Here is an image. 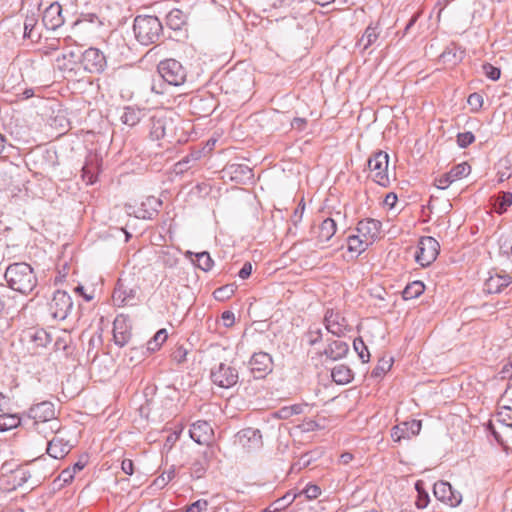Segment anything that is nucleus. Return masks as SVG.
<instances>
[{
    "label": "nucleus",
    "mask_w": 512,
    "mask_h": 512,
    "mask_svg": "<svg viewBox=\"0 0 512 512\" xmlns=\"http://www.w3.org/2000/svg\"><path fill=\"white\" fill-rule=\"evenodd\" d=\"M187 351L183 348H178L173 352V359L177 363H182L186 360Z\"/></svg>",
    "instance_id": "052dcab7"
},
{
    "label": "nucleus",
    "mask_w": 512,
    "mask_h": 512,
    "mask_svg": "<svg viewBox=\"0 0 512 512\" xmlns=\"http://www.w3.org/2000/svg\"><path fill=\"white\" fill-rule=\"evenodd\" d=\"M471 167L467 162L455 165L452 169L435 180L438 189H446L448 186L470 174Z\"/></svg>",
    "instance_id": "ddd939ff"
},
{
    "label": "nucleus",
    "mask_w": 512,
    "mask_h": 512,
    "mask_svg": "<svg viewBox=\"0 0 512 512\" xmlns=\"http://www.w3.org/2000/svg\"><path fill=\"white\" fill-rule=\"evenodd\" d=\"M208 502L204 499H199L185 508V512H202L207 510Z\"/></svg>",
    "instance_id": "864d4df0"
},
{
    "label": "nucleus",
    "mask_w": 512,
    "mask_h": 512,
    "mask_svg": "<svg viewBox=\"0 0 512 512\" xmlns=\"http://www.w3.org/2000/svg\"><path fill=\"white\" fill-rule=\"evenodd\" d=\"M415 489L418 493L417 500L415 502L416 507L419 509L426 508L429 504L430 499H429V495H428L427 491L424 488L423 481L418 480L415 483Z\"/></svg>",
    "instance_id": "7c9ffc66"
},
{
    "label": "nucleus",
    "mask_w": 512,
    "mask_h": 512,
    "mask_svg": "<svg viewBox=\"0 0 512 512\" xmlns=\"http://www.w3.org/2000/svg\"><path fill=\"white\" fill-rule=\"evenodd\" d=\"M131 337L130 326L123 316H118L113 323V338L115 344L123 347L128 343Z\"/></svg>",
    "instance_id": "6ab92c4d"
},
{
    "label": "nucleus",
    "mask_w": 512,
    "mask_h": 512,
    "mask_svg": "<svg viewBox=\"0 0 512 512\" xmlns=\"http://www.w3.org/2000/svg\"><path fill=\"white\" fill-rule=\"evenodd\" d=\"M167 24L173 30H180L187 21L186 14L180 9H172L167 14Z\"/></svg>",
    "instance_id": "bb28decb"
},
{
    "label": "nucleus",
    "mask_w": 512,
    "mask_h": 512,
    "mask_svg": "<svg viewBox=\"0 0 512 512\" xmlns=\"http://www.w3.org/2000/svg\"><path fill=\"white\" fill-rule=\"evenodd\" d=\"M230 169H232L231 173L240 174L244 179H250L253 177L252 170L246 165H232Z\"/></svg>",
    "instance_id": "603ef678"
},
{
    "label": "nucleus",
    "mask_w": 512,
    "mask_h": 512,
    "mask_svg": "<svg viewBox=\"0 0 512 512\" xmlns=\"http://www.w3.org/2000/svg\"><path fill=\"white\" fill-rule=\"evenodd\" d=\"M511 205H512V193L511 192H501L496 199L494 207H495V211L498 214H502Z\"/></svg>",
    "instance_id": "473e14b6"
},
{
    "label": "nucleus",
    "mask_w": 512,
    "mask_h": 512,
    "mask_svg": "<svg viewBox=\"0 0 512 512\" xmlns=\"http://www.w3.org/2000/svg\"><path fill=\"white\" fill-rule=\"evenodd\" d=\"M212 428L206 421H197L190 427V437L198 444H208L212 436Z\"/></svg>",
    "instance_id": "a211bd4d"
},
{
    "label": "nucleus",
    "mask_w": 512,
    "mask_h": 512,
    "mask_svg": "<svg viewBox=\"0 0 512 512\" xmlns=\"http://www.w3.org/2000/svg\"><path fill=\"white\" fill-rule=\"evenodd\" d=\"M74 475L75 473L70 469V468H67V469H64L59 478L64 482V483H68L70 481H72V479L74 478Z\"/></svg>",
    "instance_id": "e2e57ef3"
},
{
    "label": "nucleus",
    "mask_w": 512,
    "mask_h": 512,
    "mask_svg": "<svg viewBox=\"0 0 512 512\" xmlns=\"http://www.w3.org/2000/svg\"><path fill=\"white\" fill-rule=\"evenodd\" d=\"M467 102L473 110L478 111L483 105V97L479 93H472L468 96Z\"/></svg>",
    "instance_id": "5fc2aeb1"
},
{
    "label": "nucleus",
    "mask_w": 512,
    "mask_h": 512,
    "mask_svg": "<svg viewBox=\"0 0 512 512\" xmlns=\"http://www.w3.org/2000/svg\"><path fill=\"white\" fill-rule=\"evenodd\" d=\"M324 324L328 332L338 337L345 334L348 326L345 318L333 309H327L324 315Z\"/></svg>",
    "instance_id": "4468645a"
},
{
    "label": "nucleus",
    "mask_w": 512,
    "mask_h": 512,
    "mask_svg": "<svg viewBox=\"0 0 512 512\" xmlns=\"http://www.w3.org/2000/svg\"><path fill=\"white\" fill-rule=\"evenodd\" d=\"M511 168V162L507 158H503L498 163V182H504L505 180H508L512 173L510 171Z\"/></svg>",
    "instance_id": "4c0bfd02"
},
{
    "label": "nucleus",
    "mask_w": 512,
    "mask_h": 512,
    "mask_svg": "<svg viewBox=\"0 0 512 512\" xmlns=\"http://www.w3.org/2000/svg\"><path fill=\"white\" fill-rule=\"evenodd\" d=\"M393 360L382 358L377 366L372 370V376L373 377H381L383 376L387 371H389L392 367Z\"/></svg>",
    "instance_id": "49530a36"
},
{
    "label": "nucleus",
    "mask_w": 512,
    "mask_h": 512,
    "mask_svg": "<svg viewBox=\"0 0 512 512\" xmlns=\"http://www.w3.org/2000/svg\"><path fill=\"white\" fill-rule=\"evenodd\" d=\"M304 207L305 205L304 204H299L298 207L295 209L294 211V214L292 216V221L296 224L298 221H301L302 219V214H303V211H304Z\"/></svg>",
    "instance_id": "69168bd1"
},
{
    "label": "nucleus",
    "mask_w": 512,
    "mask_h": 512,
    "mask_svg": "<svg viewBox=\"0 0 512 512\" xmlns=\"http://www.w3.org/2000/svg\"><path fill=\"white\" fill-rule=\"evenodd\" d=\"M81 63L85 71L101 74L107 67V59L104 53L94 47L86 49L81 55Z\"/></svg>",
    "instance_id": "1a4fd4ad"
},
{
    "label": "nucleus",
    "mask_w": 512,
    "mask_h": 512,
    "mask_svg": "<svg viewBox=\"0 0 512 512\" xmlns=\"http://www.w3.org/2000/svg\"><path fill=\"white\" fill-rule=\"evenodd\" d=\"M42 23L49 30H56L63 25L62 6L58 2L51 3L44 10Z\"/></svg>",
    "instance_id": "2eb2a0df"
},
{
    "label": "nucleus",
    "mask_w": 512,
    "mask_h": 512,
    "mask_svg": "<svg viewBox=\"0 0 512 512\" xmlns=\"http://www.w3.org/2000/svg\"><path fill=\"white\" fill-rule=\"evenodd\" d=\"M206 472V467L201 461H195L191 467V475L197 479L201 478Z\"/></svg>",
    "instance_id": "4d7b16f0"
},
{
    "label": "nucleus",
    "mask_w": 512,
    "mask_h": 512,
    "mask_svg": "<svg viewBox=\"0 0 512 512\" xmlns=\"http://www.w3.org/2000/svg\"><path fill=\"white\" fill-rule=\"evenodd\" d=\"M425 290V286L421 281H413L409 283L403 290L402 296L405 300H411L419 297Z\"/></svg>",
    "instance_id": "c85d7f7f"
},
{
    "label": "nucleus",
    "mask_w": 512,
    "mask_h": 512,
    "mask_svg": "<svg viewBox=\"0 0 512 512\" xmlns=\"http://www.w3.org/2000/svg\"><path fill=\"white\" fill-rule=\"evenodd\" d=\"M167 331L166 329H160L157 331V333L154 335L153 339H151L148 342V350H156L158 349L167 339Z\"/></svg>",
    "instance_id": "c03bdc74"
},
{
    "label": "nucleus",
    "mask_w": 512,
    "mask_h": 512,
    "mask_svg": "<svg viewBox=\"0 0 512 512\" xmlns=\"http://www.w3.org/2000/svg\"><path fill=\"white\" fill-rule=\"evenodd\" d=\"M475 141V136L472 132H462L457 135V144L461 148H466Z\"/></svg>",
    "instance_id": "8fccbe9b"
},
{
    "label": "nucleus",
    "mask_w": 512,
    "mask_h": 512,
    "mask_svg": "<svg viewBox=\"0 0 512 512\" xmlns=\"http://www.w3.org/2000/svg\"><path fill=\"white\" fill-rule=\"evenodd\" d=\"M138 288L126 284L125 279H119L113 291L112 299L115 305L133 306L137 302Z\"/></svg>",
    "instance_id": "9d476101"
},
{
    "label": "nucleus",
    "mask_w": 512,
    "mask_h": 512,
    "mask_svg": "<svg viewBox=\"0 0 512 512\" xmlns=\"http://www.w3.org/2000/svg\"><path fill=\"white\" fill-rule=\"evenodd\" d=\"M31 473L25 467H19L12 472V478L17 486H23L30 479Z\"/></svg>",
    "instance_id": "58836bf2"
},
{
    "label": "nucleus",
    "mask_w": 512,
    "mask_h": 512,
    "mask_svg": "<svg viewBox=\"0 0 512 512\" xmlns=\"http://www.w3.org/2000/svg\"><path fill=\"white\" fill-rule=\"evenodd\" d=\"M159 76L167 84L180 86L185 83L187 71L184 66L175 59H165L158 64Z\"/></svg>",
    "instance_id": "20e7f679"
},
{
    "label": "nucleus",
    "mask_w": 512,
    "mask_h": 512,
    "mask_svg": "<svg viewBox=\"0 0 512 512\" xmlns=\"http://www.w3.org/2000/svg\"><path fill=\"white\" fill-rule=\"evenodd\" d=\"M20 424V418L16 415H0V430L6 431L17 427Z\"/></svg>",
    "instance_id": "79ce46f5"
},
{
    "label": "nucleus",
    "mask_w": 512,
    "mask_h": 512,
    "mask_svg": "<svg viewBox=\"0 0 512 512\" xmlns=\"http://www.w3.org/2000/svg\"><path fill=\"white\" fill-rule=\"evenodd\" d=\"M144 116L143 110L127 106L123 109L120 120L123 124L133 127L137 125Z\"/></svg>",
    "instance_id": "393cba45"
},
{
    "label": "nucleus",
    "mask_w": 512,
    "mask_h": 512,
    "mask_svg": "<svg viewBox=\"0 0 512 512\" xmlns=\"http://www.w3.org/2000/svg\"><path fill=\"white\" fill-rule=\"evenodd\" d=\"M38 17L35 13L27 15L24 21V37L29 39L39 38L40 34H34V29L37 25Z\"/></svg>",
    "instance_id": "72a5a7b5"
},
{
    "label": "nucleus",
    "mask_w": 512,
    "mask_h": 512,
    "mask_svg": "<svg viewBox=\"0 0 512 512\" xmlns=\"http://www.w3.org/2000/svg\"><path fill=\"white\" fill-rule=\"evenodd\" d=\"M252 273V264L250 262H245L242 268L240 269L238 276L241 279H247Z\"/></svg>",
    "instance_id": "13d9d810"
},
{
    "label": "nucleus",
    "mask_w": 512,
    "mask_h": 512,
    "mask_svg": "<svg viewBox=\"0 0 512 512\" xmlns=\"http://www.w3.org/2000/svg\"><path fill=\"white\" fill-rule=\"evenodd\" d=\"M28 417L33 420V425H48L50 431H59L60 421L55 416L54 404L49 401L40 402L32 406L28 411Z\"/></svg>",
    "instance_id": "7ed1b4c3"
},
{
    "label": "nucleus",
    "mask_w": 512,
    "mask_h": 512,
    "mask_svg": "<svg viewBox=\"0 0 512 512\" xmlns=\"http://www.w3.org/2000/svg\"><path fill=\"white\" fill-rule=\"evenodd\" d=\"M73 309L71 296L62 290H57L49 303V313L56 320H65Z\"/></svg>",
    "instance_id": "6e6552de"
},
{
    "label": "nucleus",
    "mask_w": 512,
    "mask_h": 512,
    "mask_svg": "<svg viewBox=\"0 0 512 512\" xmlns=\"http://www.w3.org/2000/svg\"><path fill=\"white\" fill-rule=\"evenodd\" d=\"M34 427L39 433L43 434L45 437H47L49 434H54V433L58 432V431H50L49 426L43 425V423L35 424Z\"/></svg>",
    "instance_id": "0e129e2a"
},
{
    "label": "nucleus",
    "mask_w": 512,
    "mask_h": 512,
    "mask_svg": "<svg viewBox=\"0 0 512 512\" xmlns=\"http://www.w3.org/2000/svg\"><path fill=\"white\" fill-rule=\"evenodd\" d=\"M512 282V278L508 274H498L491 275L485 281V291L492 293H500L505 287H507Z\"/></svg>",
    "instance_id": "4be33fe9"
},
{
    "label": "nucleus",
    "mask_w": 512,
    "mask_h": 512,
    "mask_svg": "<svg viewBox=\"0 0 512 512\" xmlns=\"http://www.w3.org/2000/svg\"><path fill=\"white\" fill-rule=\"evenodd\" d=\"M235 292L234 285H225L216 289L213 293L214 298L219 301L229 299Z\"/></svg>",
    "instance_id": "de8ad7c7"
},
{
    "label": "nucleus",
    "mask_w": 512,
    "mask_h": 512,
    "mask_svg": "<svg viewBox=\"0 0 512 512\" xmlns=\"http://www.w3.org/2000/svg\"><path fill=\"white\" fill-rule=\"evenodd\" d=\"M82 179L86 184H94L97 179V167L91 163H86L82 168Z\"/></svg>",
    "instance_id": "a19ab883"
},
{
    "label": "nucleus",
    "mask_w": 512,
    "mask_h": 512,
    "mask_svg": "<svg viewBox=\"0 0 512 512\" xmlns=\"http://www.w3.org/2000/svg\"><path fill=\"white\" fill-rule=\"evenodd\" d=\"M337 225L334 219L326 218L322 221L318 229V241L320 243L328 242L336 233Z\"/></svg>",
    "instance_id": "b1692460"
},
{
    "label": "nucleus",
    "mask_w": 512,
    "mask_h": 512,
    "mask_svg": "<svg viewBox=\"0 0 512 512\" xmlns=\"http://www.w3.org/2000/svg\"><path fill=\"white\" fill-rule=\"evenodd\" d=\"M389 163V156L386 152L378 151L374 153L368 160L369 170L373 173V180L386 187L390 183V179L387 173Z\"/></svg>",
    "instance_id": "0eeeda50"
},
{
    "label": "nucleus",
    "mask_w": 512,
    "mask_h": 512,
    "mask_svg": "<svg viewBox=\"0 0 512 512\" xmlns=\"http://www.w3.org/2000/svg\"><path fill=\"white\" fill-rule=\"evenodd\" d=\"M434 496L450 507H457L462 502V495L445 481H438L433 487Z\"/></svg>",
    "instance_id": "9b49d317"
},
{
    "label": "nucleus",
    "mask_w": 512,
    "mask_h": 512,
    "mask_svg": "<svg viewBox=\"0 0 512 512\" xmlns=\"http://www.w3.org/2000/svg\"><path fill=\"white\" fill-rule=\"evenodd\" d=\"M4 277L11 289L22 294L32 292L37 285L33 268L25 262L10 264L6 268Z\"/></svg>",
    "instance_id": "f257e3e1"
},
{
    "label": "nucleus",
    "mask_w": 512,
    "mask_h": 512,
    "mask_svg": "<svg viewBox=\"0 0 512 512\" xmlns=\"http://www.w3.org/2000/svg\"><path fill=\"white\" fill-rule=\"evenodd\" d=\"M331 376L337 384H347L353 379V374L348 366L343 364L335 366L331 371Z\"/></svg>",
    "instance_id": "a878e982"
},
{
    "label": "nucleus",
    "mask_w": 512,
    "mask_h": 512,
    "mask_svg": "<svg viewBox=\"0 0 512 512\" xmlns=\"http://www.w3.org/2000/svg\"><path fill=\"white\" fill-rule=\"evenodd\" d=\"M72 446L64 438L54 436L47 444V453L54 459L64 458L71 450Z\"/></svg>",
    "instance_id": "aec40b11"
},
{
    "label": "nucleus",
    "mask_w": 512,
    "mask_h": 512,
    "mask_svg": "<svg viewBox=\"0 0 512 512\" xmlns=\"http://www.w3.org/2000/svg\"><path fill=\"white\" fill-rule=\"evenodd\" d=\"M24 337L33 349L44 348L51 342V336L44 329H29L24 333Z\"/></svg>",
    "instance_id": "412c9836"
},
{
    "label": "nucleus",
    "mask_w": 512,
    "mask_h": 512,
    "mask_svg": "<svg viewBox=\"0 0 512 512\" xmlns=\"http://www.w3.org/2000/svg\"><path fill=\"white\" fill-rule=\"evenodd\" d=\"M303 405L294 404L290 406H284L276 412V416L280 419H288L293 415H298L303 412Z\"/></svg>",
    "instance_id": "e433bc0d"
},
{
    "label": "nucleus",
    "mask_w": 512,
    "mask_h": 512,
    "mask_svg": "<svg viewBox=\"0 0 512 512\" xmlns=\"http://www.w3.org/2000/svg\"><path fill=\"white\" fill-rule=\"evenodd\" d=\"M379 37V31H378V26H372V25H369L362 38H361V43H363V46L365 49H367L369 46H371L372 44H374L377 39Z\"/></svg>",
    "instance_id": "f704fd0d"
},
{
    "label": "nucleus",
    "mask_w": 512,
    "mask_h": 512,
    "mask_svg": "<svg viewBox=\"0 0 512 512\" xmlns=\"http://www.w3.org/2000/svg\"><path fill=\"white\" fill-rule=\"evenodd\" d=\"M151 135L155 139L166 136V121L163 118H152Z\"/></svg>",
    "instance_id": "c9c22d12"
},
{
    "label": "nucleus",
    "mask_w": 512,
    "mask_h": 512,
    "mask_svg": "<svg viewBox=\"0 0 512 512\" xmlns=\"http://www.w3.org/2000/svg\"><path fill=\"white\" fill-rule=\"evenodd\" d=\"M417 19H418V15H417V14H415V15H413V16L411 17V19L408 21V23H407V24H406V26H405V29H404V33H403V35H405V34H407V33H408V31H409V30L414 26V24L416 23Z\"/></svg>",
    "instance_id": "774afa93"
},
{
    "label": "nucleus",
    "mask_w": 512,
    "mask_h": 512,
    "mask_svg": "<svg viewBox=\"0 0 512 512\" xmlns=\"http://www.w3.org/2000/svg\"><path fill=\"white\" fill-rule=\"evenodd\" d=\"M353 347L363 363H366L369 361V358H370L369 351L367 349V346L365 345V343L363 342V340L361 338H356L354 340Z\"/></svg>",
    "instance_id": "37998d69"
},
{
    "label": "nucleus",
    "mask_w": 512,
    "mask_h": 512,
    "mask_svg": "<svg viewBox=\"0 0 512 512\" xmlns=\"http://www.w3.org/2000/svg\"><path fill=\"white\" fill-rule=\"evenodd\" d=\"M482 69L485 76L492 81H497L501 76L500 69L498 67L493 66L490 63L483 64Z\"/></svg>",
    "instance_id": "09e8293b"
},
{
    "label": "nucleus",
    "mask_w": 512,
    "mask_h": 512,
    "mask_svg": "<svg viewBox=\"0 0 512 512\" xmlns=\"http://www.w3.org/2000/svg\"><path fill=\"white\" fill-rule=\"evenodd\" d=\"M210 378L216 386L229 389L237 384L239 374L235 367L221 362L211 368Z\"/></svg>",
    "instance_id": "39448f33"
},
{
    "label": "nucleus",
    "mask_w": 512,
    "mask_h": 512,
    "mask_svg": "<svg viewBox=\"0 0 512 512\" xmlns=\"http://www.w3.org/2000/svg\"><path fill=\"white\" fill-rule=\"evenodd\" d=\"M380 229L381 222L372 218L361 220L357 225L358 234L371 244L378 237Z\"/></svg>",
    "instance_id": "f3484780"
},
{
    "label": "nucleus",
    "mask_w": 512,
    "mask_h": 512,
    "mask_svg": "<svg viewBox=\"0 0 512 512\" xmlns=\"http://www.w3.org/2000/svg\"><path fill=\"white\" fill-rule=\"evenodd\" d=\"M322 330L320 328H310L305 338L309 345H315L322 340Z\"/></svg>",
    "instance_id": "3c124183"
},
{
    "label": "nucleus",
    "mask_w": 512,
    "mask_h": 512,
    "mask_svg": "<svg viewBox=\"0 0 512 512\" xmlns=\"http://www.w3.org/2000/svg\"><path fill=\"white\" fill-rule=\"evenodd\" d=\"M422 427L420 420H412L397 425L391 430V437L393 441L399 442L402 439H409L412 436L418 435Z\"/></svg>",
    "instance_id": "dca6fc26"
},
{
    "label": "nucleus",
    "mask_w": 512,
    "mask_h": 512,
    "mask_svg": "<svg viewBox=\"0 0 512 512\" xmlns=\"http://www.w3.org/2000/svg\"><path fill=\"white\" fill-rule=\"evenodd\" d=\"M349 351V346L346 342L340 340H333L328 343L327 347L322 352L327 359L332 361L340 360L346 356Z\"/></svg>",
    "instance_id": "5701e85b"
},
{
    "label": "nucleus",
    "mask_w": 512,
    "mask_h": 512,
    "mask_svg": "<svg viewBox=\"0 0 512 512\" xmlns=\"http://www.w3.org/2000/svg\"><path fill=\"white\" fill-rule=\"evenodd\" d=\"M462 54V52H460ZM440 58L444 63L456 64L461 60V55H458L457 50L454 47H447L440 55Z\"/></svg>",
    "instance_id": "a18cd8bd"
},
{
    "label": "nucleus",
    "mask_w": 512,
    "mask_h": 512,
    "mask_svg": "<svg viewBox=\"0 0 512 512\" xmlns=\"http://www.w3.org/2000/svg\"><path fill=\"white\" fill-rule=\"evenodd\" d=\"M200 158V152H193L187 156H185L182 160L176 163V169L178 172H184L185 170L189 169L191 167L190 164L195 163Z\"/></svg>",
    "instance_id": "ea45409f"
},
{
    "label": "nucleus",
    "mask_w": 512,
    "mask_h": 512,
    "mask_svg": "<svg viewBox=\"0 0 512 512\" xmlns=\"http://www.w3.org/2000/svg\"><path fill=\"white\" fill-rule=\"evenodd\" d=\"M221 317L226 327L232 326L235 322L234 313L231 311H224Z\"/></svg>",
    "instance_id": "bf43d9fd"
},
{
    "label": "nucleus",
    "mask_w": 512,
    "mask_h": 512,
    "mask_svg": "<svg viewBox=\"0 0 512 512\" xmlns=\"http://www.w3.org/2000/svg\"><path fill=\"white\" fill-rule=\"evenodd\" d=\"M133 31L137 41L147 46L160 38L162 24L156 16L139 15L134 19Z\"/></svg>",
    "instance_id": "f03ea898"
},
{
    "label": "nucleus",
    "mask_w": 512,
    "mask_h": 512,
    "mask_svg": "<svg viewBox=\"0 0 512 512\" xmlns=\"http://www.w3.org/2000/svg\"><path fill=\"white\" fill-rule=\"evenodd\" d=\"M240 441L247 439L248 442H251L254 447H259L262 444V436L258 429L255 428H247L242 430L239 433Z\"/></svg>",
    "instance_id": "c756f323"
},
{
    "label": "nucleus",
    "mask_w": 512,
    "mask_h": 512,
    "mask_svg": "<svg viewBox=\"0 0 512 512\" xmlns=\"http://www.w3.org/2000/svg\"><path fill=\"white\" fill-rule=\"evenodd\" d=\"M347 244L348 250L350 252L356 253L357 255L364 252L371 245V243L365 241V239L359 234L349 236L347 239Z\"/></svg>",
    "instance_id": "cd10ccee"
},
{
    "label": "nucleus",
    "mask_w": 512,
    "mask_h": 512,
    "mask_svg": "<svg viewBox=\"0 0 512 512\" xmlns=\"http://www.w3.org/2000/svg\"><path fill=\"white\" fill-rule=\"evenodd\" d=\"M499 415L503 417V421L512 419V409L510 407L504 406L502 410L499 412Z\"/></svg>",
    "instance_id": "338daca9"
},
{
    "label": "nucleus",
    "mask_w": 512,
    "mask_h": 512,
    "mask_svg": "<svg viewBox=\"0 0 512 512\" xmlns=\"http://www.w3.org/2000/svg\"><path fill=\"white\" fill-rule=\"evenodd\" d=\"M122 471L127 475H132L134 472L133 462L130 459H124L121 463Z\"/></svg>",
    "instance_id": "680f3d73"
},
{
    "label": "nucleus",
    "mask_w": 512,
    "mask_h": 512,
    "mask_svg": "<svg viewBox=\"0 0 512 512\" xmlns=\"http://www.w3.org/2000/svg\"><path fill=\"white\" fill-rule=\"evenodd\" d=\"M300 494H305L306 498L312 500L316 499L321 494V489L317 485L310 484L307 485Z\"/></svg>",
    "instance_id": "6e6d98bb"
},
{
    "label": "nucleus",
    "mask_w": 512,
    "mask_h": 512,
    "mask_svg": "<svg viewBox=\"0 0 512 512\" xmlns=\"http://www.w3.org/2000/svg\"><path fill=\"white\" fill-rule=\"evenodd\" d=\"M249 367L255 378H263L273 369L272 357L266 352H257L252 355Z\"/></svg>",
    "instance_id": "f8f14e48"
},
{
    "label": "nucleus",
    "mask_w": 512,
    "mask_h": 512,
    "mask_svg": "<svg viewBox=\"0 0 512 512\" xmlns=\"http://www.w3.org/2000/svg\"><path fill=\"white\" fill-rule=\"evenodd\" d=\"M439 250L440 245L435 238L423 236L419 240L415 260L422 267H427L436 260Z\"/></svg>",
    "instance_id": "423d86ee"
},
{
    "label": "nucleus",
    "mask_w": 512,
    "mask_h": 512,
    "mask_svg": "<svg viewBox=\"0 0 512 512\" xmlns=\"http://www.w3.org/2000/svg\"><path fill=\"white\" fill-rule=\"evenodd\" d=\"M195 260L192 259L193 263L203 271H210L213 267V260L210 257V254L206 251L196 253L195 254Z\"/></svg>",
    "instance_id": "2f4dec72"
}]
</instances>
